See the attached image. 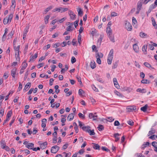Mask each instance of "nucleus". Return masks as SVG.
<instances>
[{"instance_id":"obj_57","label":"nucleus","mask_w":157,"mask_h":157,"mask_svg":"<svg viewBox=\"0 0 157 157\" xmlns=\"http://www.w3.org/2000/svg\"><path fill=\"white\" fill-rule=\"evenodd\" d=\"M120 125V123L117 121H116L114 123V125L116 126H119Z\"/></svg>"},{"instance_id":"obj_30","label":"nucleus","mask_w":157,"mask_h":157,"mask_svg":"<svg viewBox=\"0 0 157 157\" xmlns=\"http://www.w3.org/2000/svg\"><path fill=\"white\" fill-rule=\"evenodd\" d=\"M14 33V31L12 30L11 31L10 33L7 36L8 39H10V38H11L12 37Z\"/></svg>"},{"instance_id":"obj_45","label":"nucleus","mask_w":157,"mask_h":157,"mask_svg":"<svg viewBox=\"0 0 157 157\" xmlns=\"http://www.w3.org/2000/svg\"><path fill=\"white\" fill-rule=\"evenodd\" d=\"M118 14L115 12H113L111 13V17H116L117 16Z\"/></svg>"},{"instance_id":"obj_10","label":"nucleus","mask_w":157,"mask_h":157,"mask_svg":"<svg viewBox=\"0 0 157 157\" xmlns=\"http://www.w3.org/2000/svg\"><path fill=\"white\" fill-rule=\"evenodd\" d=\"M75 115V114L73 113H71L69 114L67 117V119L69 121L72 120L74 118Z\"/></svg>"},{"instance_id":"obj_26","label":"nucleus","mask_w":157,"mask_h":157,"mask_svg":"<svg viewBox=\"0 0 157 157\" xmlns=\"http://www.w3.org/2000/svg\"><path fill=\"white\" fill-rule=\"evenodd\" d=\"M151 19L153 25L155 27V28H156L157 27V25L155 23V20L153 17H152Z\"/></svg>"},{"instance_id":"obj_39","label":"nucleus","mask_w":157,"mask_h":157,"mask_svg":"<svg viewBox=\"0 0 157 157\" xmlns=\"http://www.w3.org/2000/svg\"><path fill=\"white\" fill-rule=\"evenodd\" d=\"M114 93L116 95H117L118 96H119V97H123L122 94H121L120 92H118V91H115Z\"/></svg>"},{"instance_id":"obj_53","label":"nucleus","mask_w":157,"mask_h":157,"mask_svg":"<svg viewBox=\"0 0 157 157\" xmlns=\"http://www.w3.org/2000/svg\"><path fill=\"white\" fill-rule=\"evenodd\" d=\"M151 0H141L142 3L143 4H146L148 2L150 1Z\"/></svg>"},{"instance_id":"obj_3","label":"nucleus","mask_w":157,"mask_h":157,"mask_svg":"<svg viewBox=\"0 0 157 157\" xmlns=\"http://www.w3.org/2000/svg\"><path fill=\"white\" fill-rule=\"evenodd\" d=\"M20 46L18 45L17 47L16 46L14 47V48L16 51H17V54H15V57L16 60L17 61H19L20 60V58L19 57V49H20Z\"/></svg>"},{"instance_id":"obj_24","label":"nucleus","mask_w":157,"mask_h":157,"mask_svg":"<svg viewBox=\"0 0 157 157\" xmlns=\"http://www.w3.org/2000/svg\"><path fill=\"white\" fill-rule=\"evenodd\" d=\"M8 29L7 28H6L5 30L4 33V34L3 35V36H2V40L3 41H4L5 40H3L4 39H6V35L7 33L8 32Z\"/></svg>"},{"instance_id":"obj_37","label":"nucleus","mask_w":157,"mask_h":157,"mask_svg":"<svg viewBox=\"0 0 157 157\" xmlns=\"http://www.w3.org/2000/svg\"><path fill=\"white\" fill-rule=\"evenodd\" d=\"M82 36L80 34H79L78 37V42L80 44H81V39Z\"/></svg>"},{"instance_id":"obj_19","label":"nucleus","mask_w":157,"mask_h":157,"mask_svg":"<svg viewBox=\"0 0 157 157\" xmlns=\"http://www.w3.org/2000/svg\"><path fill=\"white\" fill-rule=\"evenodd\" d=\"M55 147H57L55 146L52 147L51 148V151L52 153H56L57 152V150L56 149Z\"/></svg>"},{"instance_id":"obj_17","label":"nucleus","mask_w":157,"mask_h":157,"mask_svg":"<svg viewBox=\"0 0 157 157\" xmlns=\"http://www.w3.org/2000/svg\"><path fill=\"white\" fill-rule=\"evenodd\" d=\"M127 109L128 112H130L132 111L133 110H136V108L135 107H134L132 106H129L128 107Z\"/></svg>"},{"instance_id":"obj_5","label":"nucleus","mask_w":157,"mask_h":157,"mask_svg":"<svg viewBox=\"0 0 157 157\" xmlns=\"http://www.w3.org/2000/svg\"><path fill=\"white\" fill-rule=\"evenodd\" d=\"M67 25H68V26L66 28L67 31H70L73 29V27H72L73 25V23L68 22Z\"/></svg>"},{"instance_id":"obj_31","label":"nucleus","mask_w":157,"mask_h":157,"mask_svg":"<svg viewBox=\"0 0 157 157\" xmlns=\"http://www.w3.org/2000/svg\"><path fill=\"white\" fill-rule=\"evenodd\" d=\"M90 67L92 69H94L96 67L95 63L94 61V62L92 61L91 62Z\"/></svg>"},{"instance_id":"obj_56","label":"nucleus","mask_w":157,"mask_h":157,"mask_svg":"<svg viewBox=\"0 0 157 157\" xmlns=\"http://www.w3.org/2000/svg\"><path fill=\"white\" fill-rule=\"evenodd\" d=\"M78 21H79V20H78L74 22V25H75V28H76L77 26L78 25Z\"/></svg>"},{"instance_id":"obj_55","label":"nucleus","mask_w":157,"mask_h":157,"mask_svg":"<svg viewBox=\"0 0 157 157\" xmlns=\"http://www.w3.org/2000/svg\"><path fill=\"white\" fill-rule=\"evenodd\" d=\"M152 145L154 147H157V142L154 141L152 143Z\"/></svg>"},{"instance_id":"obj_47","label":"nucleus","mask_w":157,"mask_h":157,"mask_svg":"<svg viewBox=\"0 0 157 157\" xmlns=\"http://www.w3.org/2000/svg\"><path fill=\"white\" fill-rule=\"evenodd\" d=\"M97 81H98L99 82L102 83L103 82V79L101 78H99V76L98 75V76H97Z\"/></svg>"},{"instance_id":"obj_36","label":"nucleus","mask_w":157,"mask_h":157,"mask_svg":"<svg viewBox=\"0 0 157 157\" xmlns=\"http://www.w3.org/2000/svg\"><path fill=\"white\" fill-rule=\"evenodd\" d=\"M104 127L102 125L100 124L98 125V129L99 131H101L104 129Z\"/></svg>"},{"instance_id":"obj_51","label":"nucleus","mask_w":157,"mask_h":157,"mask_svg":"<svg viewBox=\"0 0 157 157\" xmlns=\"http://www.w3.org/2000/svg\"><path fill=\"white\" fill-rule=\"evenodd\" d=\"M113 49H112L110 51L109 53V56H111L113 57Z\"/></svg>"},{"instance_id":"obj_27","label":"nucleus","mask_w":157,"mask_h":157,"mask_svg":"<svg viewBox=\"0 0 157 157\" xmlns=\"http://www.w3.org/2000/svg\"><path fill=\"white\" fill-rule=\"evenodd\" d=\"M1 143V147L2 148L4 149L6 146V144L4 141H2Z\"/></svg>"},{"instance_id":"obj_2","label":"nucleus","mask_w":157,"mask_h":157,"mask_svg":"<svg viewBox=\"0 0 157 157\" xmlns=\"http://www.w3.org/2000/svg\"><path fill=\"white\" fill-rule=\"evenodd\" d=\"M13 14H10L8 16L5 17L3 20V23L4 25L7 24L8 23L10 22L13 18Z\"/></svg>"},{"instance_id":"obj_48","label":"nucleus","mask_w":157,"mask_h":157,"mask_svg":"<svg viewBox=\"0 0 157 157\" xmlns=\"http://www.w3.org/2000/svg\"><path fill=\"white\" fill-rule=\"evenodd\" d=\"M84 93V91L82 89H79L78 90V94L80 95H82V94Z\"/></svg>"},{"instance_id":"obj_35","label":"nucleus","mask_w":157,"mask_h":157,"mask_svg":"<svg viewBox=\"0 0 157 157\" xmlns=\"http://www.w3.org/2000/svg\"><path fill=\"white\" fill-rule=\"evenodd\" d=\"M155 129H154L153 128H151V130L149 131V135L148 136H149L151 134L155 133Z\"/></svg>"},{"instance_id":"obj_32","label":"nucleus","mask_w":157,"mask_h":157,"mask_svg":"<svg viewBox=\"0 0 157 157\" xmlns=\"http://www.w3.org/2000/svg\"><path fill=\"white\" fill-rule=\"evenodd\" d=\"M49 17L50 16L49 15H47L44 18V21L45 24H47L48 23V21Z\"/></svg>"},{"instance_id":"obj_54","label":"nucleus","mask_w":157,"mask_h":157,"mask_svg":"<svg viewBox=\"0 0 157 157\" xmlns=\"http://www.w3.org/2000/svg\"><path fill=\"white\" fill-rule=\"evenodd\" d=\"M76 78L77 79V80H78V81L79 82V84L80 85L82 84V82H81V78L80 77H78V76H77L76 77Z\"/></svg>"},{"instance_id":"obj_52","label":"nucleus","mask_w":157,"mask_h":157,"mask_svg":"<svg viewBox=\"0 0 157 157\" xmlns=\"http://www.w3.org/2000/svg\"><path fill=\"white\" fill-rule=\"evenodd\" d=\"M102 37L101 35L100 36L99 39L98 40L97 43H99V45H100L101 41H102Z\"/></svg>"},{"instance_id":"obj_23","label":"nucleus","mask_w":157,"mask_h":157,"mask_svg":"<svg viewBox=\"0 0 157 157\" xmlns=\"http://www.w3.org/2000/svg\"><path fill=\"white\" fill-rule=\"evenodd\" d=\"M148 107V105L147 104L145 105L144 106L141 107V110L142 111L144 112H145L147 111V107Z\"/></svg>"},{"instance_id":"obj_59","label":"nucleus","mask_w":157,"mask_h":157,"mask_svg":"<svg viewBox=\"0 0 157 157\" xmlns=\"http://www.w3.org/2000/svg\"><path fill=\"white\" fill-rule=\"evenodd\" d=\"M78 116L80 118H82L83 119L85 118V116L80 113H78Z\"/></svg>"},{"instance_id":"obj_1","label":"nucleus","mask_w":157,"mask_h":157,"mask_svg":"<svg viewBox=\"0 0 157 157\" xmlns=\"http://www.w3.org/2000/svg\"><path fill=\"white\" fill-rule=\"evenodd\" d=\"M68 10V9L67 8L59 7L54 9L52 11V12L57 11L58 12L63 13L67 11Z\"/></svg>"},{"instance_id":"obj_20","label":"nucleus","mask_w":157,"mask_h":157,"mask_svg":"<svg viewBox=\"0 0 157 157\" xmlns=\"http://www.w3.org/2000/svg\"><path fill=\"white\" fill-rule=\"evenodd\" d=\"M147 45H144L142 47V50L144 54H147Z\"/></svg>"},{"instance_id":"obj_34","label":"nucleus","mask_w":157,"mask_h":157,"mask_svg":"<svg viewBox=\"0 0 157 157\" xmlns=\"http://www.w3.org/2000/svg\"><path fill=\"white\" fill-rule=\"evenodd\" d=\"M142 4H143V3H142L141 0H140L138 3H137V8H139V9L140 10L141 6H142Z\"/></svg>"},{"instance_id":"obj_25","label":"nucleus","mask_w":157,"mask_h":157,"mask_svg":"<svg viewBox=\"0 0 157 157\" xmlns=\"http://www.w3.org/2000/svg\"><path fill=\"white\" fill-rule=\"evenodd\" d=\"M12 114V111L11 110H10L8 112L7 114L6 118L10 119V118Z\"/></svg>"},{"instance_id":"obj_49","label":"nucleus","mask_w":157,"mask_h":157,"mask_svg":"<svg viewBox=\"0 0 157 157\" xmlns=\"http://www.w3.org/2000/svg\"><path fill=\"white\" fill-rule=\"evenodd\" d=\"M66 19V17H64L60 20H59L58 21L60 23H61L62 22H63Z\"/></svg>"},{"instance_id":"obj_22","label":"nucleus","mask_w":157,"mask_h":157,"mask_svg":"<svg viewBox=\"0 0 157 157\" xmlns=\"http://www.w3.org/2000/svg\"><path fill=\"white\" fill-rule=\"evenodd\" d=\"M28 28H26L25 29L23 35V39H25V38L26 37V35L28 31Z\"/></svg>"},{"instance_id":"obj_61","label":"nucleus","mask_w":157,"mask_h":157,"mask_svg":"<svg viewBox=\"0 0 157 157\" xmlns=\"http://www.w3.org/2000/svg\"><path fill=\"white\" fill-rule=\"evenodd\" d=\"M78 14L79 15H81L83 13V12L82 10L80 8H79V11H78Z\"/></svg>"},{"instance_id":"obj_50","label":"nucleus","mask_w":157,"mask_h":157,"mask_svg":"<svg viewBox=\"0 0 157 157\" xmlns=\"http://www.w3.org/2000/svg\"><path fill=\"white\" fill-rule=\"evenodd\" d=\"M150 143L148 142H146L145 144H143L142 145V148H144L146 147L147 145L148 146L149 145Z\"/></svg>"},{"instance_id":"obj_42","label":"nucleus","mask_w":157,"mask_h":157,"mask_svg":"<svg viewBox=\"0 0 157 157\" xmlns=\"http://www.w3.org/2000/svg\"><path fill=\"white\" fill-rule=\"evenodd\" d=\"M140 36L141 37L144 38L145 37V36H147V34L144 33H143L142 32H141L140 33Z\"/></svg>"},{"instance_id":"obj_4","label":"nucleus","mask_w":157,"mask_h":157,"mask_svg":"<svg viewBox=\"0 0 157 157\" xmlns=\"http://www.w3.org/2000/svg\"><path fill=\"white\" fill-rule=\"evenodd\" d=\"M125 27L128 31H130L132 30V26L127 21H125Z\"/></svg>"},{"instance_id":"obj_8","label":"nucleus","mask_w":157,"mask_h":157,"mask_svg":"<svg viewBox=\"0 0 157 157\" xmlns=\"http://www.w3.org/2000/svg\"><path fill=\"white\" fill-rule=\"evenodd\" d=\"M39 144L40 145V148L44 149L47 147L48 144L47 142H45L43 143H39Z\"/></svg>"},{"instance_id":"obj_9","label":"nucleus","mask_w":157,"mask_h":157,"mask_svg":"<svg viewBox=\"0 0 157 157\" xmlns=\"http://www.w3.org/2000/svg\"><path fill=\"white\" fill-rule=\"evenodd\" d=\"M113 82L114 84V85L116 88H118L120 87V86L118 83L117 79L116 78H114L113 79Z\"/></svg>"},{"instance_id":"obj_18","label":"nucleus","mask_w":157,"mask_h":157,"mask_svg":"<svg viewBox=\"0 0 157 157\" xmlns=\"http://www.w3.org/2000/svg\"><path fill=\"white\" fill-rule=\"evenodd\" d=\"M112 30L109 26L107 27L106 28V33L109 35V34H112Z\"/></svg>"},{"instance_id":"obj_62","label":"nucleus","mask_w":157,"mask_h":157,"mask_svg":"<svg viewBox=\"0 0 157 157\" xmlns=\"http://www.w3.org/2000/svg\"><path fill=\"white\" fill-rule=\"evenodd\" d=\"M148 81L147 80L143 79L141 81V82L143 83H147Z\"/></svg>"},{"instance_id":"obj_14","label":"nucleus","mask_w":157,"mask_h":157,"mask_svg":"<svg viewBox=\"0 0 157 157\" xmlns=\"http://www.w3.org/2000/svg\"><path fill=\"white\" fill-rule=\"evenodd\" d=\"M31 86V83L30 82H28L25 86L24 90H28L30 87Z\"/></svg>"},{"instance_id":"obj_64","label":"nucleus","mask_w":157,"mask_h":157,"mask_svg":"<svg viewBox=\"0 0 157 157\" xmlns=\"http://www.w3.org/2000/svg\"><path fill=\"white\" fill-rule=\"evenodd\" d=\"M68 146V144H66L64 145H63V149H66Z\"/></svg>"},{"instance_id":"obj_63","label":"nucleus","mask_w":157,"mask_h":157,"mask_svg":"<svg viewBox=\"0 0 157 157\" xmlns=\"http://www.w3.org/2000/svg\"><path fill=\"white\" fill-rule=\"evenodd\" d=\"M83 30V27H82V26H81L80 27V29L79 30V33L80 34H81Z\"/></svg>"},{"instance_id":"obj_44","label":"nucleus","mask_w":157,"mask_h":157,"mask_svg":"<svg viewBox=\"0 0 157 157\" xmlns=\"http://www.w3.org/2000/svg\"><path fill=\"white\" fill-rule=\"evenodd\" d=\"M128 124L132 126L133 125L134 122L132 120H130L128 121Z\"/></svg>"},{"instance_id":"obj_38","label":"nucleus","mask_w":157,"mask_h":157,"mask_svg":"<svg viewBox=\"0 0 157 157\" xmlns=\"http://www.w3.org/2000/svg\"><path fill=\"white\" fill-rule=\"evenodd\" d=\"M52 6H50L48 8H47L45 10V13H47L49 10H50L52 9Z\"/></svg>"},{"instance_id":"obj_6","label":"nucleus","mask_w":157,"mask_h":157,"mask_svg":"<svg viewBox=\"0 0 157 157\" xmlns=\"http://www.w3.org/2000/svg\"><path fill=\"white\" fill-rule=\"evenodd\" d=\"M68 14L69 15L70 18L72 20H74L75 19L76 15L71 10H69L68 12Z\"/></svg>"},{"instance_id":"obj_43","label":"nucleus","mask_w":157,"mask_h":157,"mask_svg":"<svg viewBox=\"0 0 157 157\" xmlns=\"http://www.w3.org/2000/svg\"><path fill=\"white\" fill-rule=\"evenodd\" d=\"M101 148L102 150H103L105 151L108 152H110V151L109 149H108V148H106L105 147H102Z\"/></svg>"},{"instance_id":"obj_13","label":"nucleus","mask_w":157,"mask_h":157,"mask_svg":"<svg viewBox=\"0 0 157 157\" xmlns=\"http://www.w3.org/2000/svg\"><path fill=\"white\" fill-rule=\"evenodd\" d=\"M26 146L28 149L33 150L34 147V144L33 143H30L27 144Z\"/></svg>"},{"instance_id":"obj_46","label":"nucleus","mask_w":157,"mask_h":157,"mask_svg":"<svg viewBox=\"0 0 157 157\" xmlns=\"http://www.w3.org/2000/svg\"><path fill=\"white\" fill-rule=\"evenodd\" d=\"M76 59L74 57L72 56V57L71 60V62L72 63H75L76 61Z\"/></svg>"},{"instance_id":"obj_41","label":"nucleus","mask_w":157,"mask_h":157,"mask_svg":"<svg viewBox=\"0 0 157 157\" xmlns=\"http://www.w3.org/2000/svg\"><path fill=\"white\" fill-rule=\"evenodd\" d=\"M144 65L147 67L148 68L151 67V65L147 62L144 63Z\"/></svg>"},{"instance_id":"obj_60","label":"nucleus","mask_w":157,"mask_h":157,"mask_svg":"<svg viewBox=\"0 0 157 157\" xmlns=\"http://www.w3.org/2000/svg\"><path fill=\"white\" fill-rule=\"evenodd\" d=\"M132 21L133 24L134 25H135L136 23H137L136 20L134 17H133L132 18Z\"/></svg>"},{"instance_id":"obj_28","label":"nucleus","mask_w":157,"mask_h":157,"mask_svg":"<svg viewBox=\"0 0 157 157\" xmlns=\"http://www.w3.org/2000/svg\"><path fill=\"white\" fill-rule=\"evenodd\" d=\"M88 131L89 132H88L89 133L90 135H94L95 134V133L94 132V129H92L91 130L90 128Z\"/></svg>"},{"instance_id":"obj_7","label":"nucleus","mask_w":157,"mask_h":157,"mask_svg":"<svg viewBox=\"0 0 157 157\" xmlns=\"http://www.w3.org/2000/svg\"><path fill=\"white\" fill-rule=\"evenodd\" d=\"M133 50L136 53H138L139 51V48L137 43L133 45Z\"/></svg>"},{"instance_id":"obj_15","label":"nucleus","mask_w":157,"mask_h":157,"mask_svg":"<svg viewBox=\"0 0 157 157\" xmlns=\"http://www.w3.org/2000/svg\"><path fill=\"white\" fill-rule=\"evenodd\" d=\"M22 67L21 68V70H23L27 66V63H26V62L25 61H24L22 63Z\"/></svg>"},{"instance_id":"obj_58","label":"nucleus","mask_w":157,"mask_h":157,"mask_svg":"<svg viewBox=\"0 0 157 157\" xmlns=\"http://www.w3.org/2000/svg\"><path fill=\"white\" fill-rule=\"evenodd\" d=\"M60 45L59 43H56L53 45V47L56 48L59 47Z\"/></svg>"},{"instance_id":"obj_11","label":"nucleus","mask_w":157,"mask_h":157,"mask_svg":"<svg viewBox=\"0 0 157 157\" xmlns=\"http://www.w3.org/2000/svg\"><path fill=\"white\" fill-rule=\"evenodd\" d=\"M92 144L93 145V147L95 150H100V147L98 144H96L95 143H93Z\"/></svg>"},{"instance_id":"obj_21","label":"nucleus","mask_w":157,"mask_h":157,"mask_svg":"<svg viewBox=\"0 0 157 157\" xmlns=\"http://www.w3.org/2000/svg\"><path fill=\"white\" fill-rule=\"evenodd\" d=\"M136 91L142 93H145L146 92V90L145 89H141L140 88H138L137 89Z\"/></svg>"},{"instance_id":"obj_33","label":"nucleus","mask_w":157,"mask_h":157,"mask_svg":"<svg viewBox=\"0 0 157 157\" xmlns=\"http://www.w3.org/2000/svg\"><path fill=\"white\" fill-rule=\"evenodd\" d=\"M109 38L110 39L111 41L113 42H114L115 41L114 39V37L112 36V34H109L108 35Z\"/></svg>"},{"instance_id":"obj_12","label":"nucleus","mask_w":157,"mask_h":157,"mask_svg":"<svg viewBox=\"0 0 157 157\" xmlns=\"http://www.w3.org/2000/svg\"><path fill=\"white\" fill-rule=\"evenodd\" d=\"M90 128V127L89 126H83L82 127V129L83 130L86 132H89L88 130Z\"/></svg>"},{"instance_id":"obj_40","label":"nucleus","mask_w":157,"mask_h":157,"mask_svg":"<svg viewBox=\"0 0 157 157\" xmlns=\"http://www.w3.org/2000/svg\"><path fill=\"white\" fill-rule=\"evenodd\" d=\"M114 120V119L112 117H109L108 118L107 121L110 122H112Z\"/></svg>"},{"instance_id":"obj_16","label":"nucleus","mask_w":157,"mask_h":157,"mask_svg":"<svg viewBox=\"0 0 157 157\" xmlns=\"http://www.w3.org/2000/svg\"><path fill=\"white\" fill-rule=\"evenodd\" d=\"M16 71V69L15 68H14L11 71V75L14 78L15 77Z\"/></svg>"},{"instance_id":"obj_29","label":"nucleus","mask_w":157,"mask_h":157,"mask_svg":"<svg viewBox=\"0 0 157 157\" xmlns=\"http://www.w3.org/2000/svg\"><path fill=\"white\" fill-rule=\"evenodd\" d=\"M96 57L97 59V58H100L101 57H103V54L102 53H100V55H101V56H100L98 52V51H96Z\"/></svg>"}]
</instances>
